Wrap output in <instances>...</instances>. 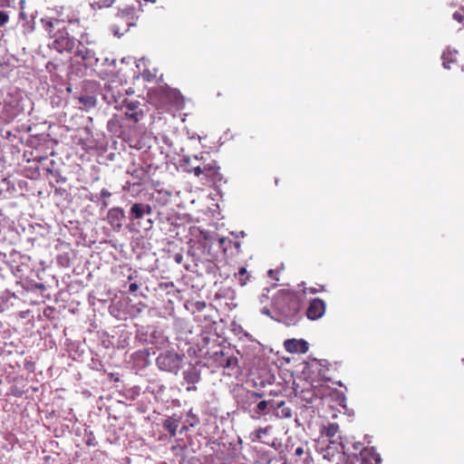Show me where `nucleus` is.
<instances>
[{
	"mask_svg": "<svg viewBox=\"0 0 464 464\" xmlns=\"http://www.w3.org/2000/svg\"><path fill=\"white\" fill-rule=\"evenodd\" d=\"M69 14L65 16L61 14L59 18L40 19L43 27L49 33L53 34L54 38L53 46L58 52H71L76 43V34L81 31L80 20L74 16L72 12L69 10Z\"/></svg>",
	"mask_w": 464,
	"mask_h": 464,
	"instance_id": "nucleus-1",
	"label": "nucleus"
},
{
	"mask_svg": "<svg viewBox=\"0 0 464 464\" xmlns=\"http://www.w3.org/2000/svg\"><path fill=\"white\" fill-rule=\"evenodd\" d=\"M306 290L299 292H285L276 301V308L288 324H295L301 319V310Z\"/></svg>",
	"mask_w": 464,
	"mask_h": 464,
	"instance_id": "nucleus-2",
	"label": "nucleus"
},
{
	"mask_svg": "<svg viewBox=\"0 0 464 464\" xmlns=\"http://www.w3.org/2000/svg\"><path fill=\"white\" fill-rule=\"evenodd\" d=\"M138 19L135 7L128 6L121 9L111 21V31L114 35H123L131 26L136 25Z\"/></svg>",
	"mask_w": 464,
	"mask_h": 464,
	"instance_id": "nucleus-3",
	"label": "nucleus"
},
{
	"mask_svg": "<svg viewBox=\"0 0 464 464\" xmlns=\"http://www.w3.org/2000/svg\"><path fill=\"white\" fill-rule=\"evenodd\" d=\"M184 162L188 166L186 170L189 173H193L197 177L203 175L207 180L212 182L221 179V174L219 172L220 168L216 160H210L208 163H204L202 166L192 164L189 159L184 160Z\"/></svg>",
	"mask_w": 464,
	"mask_h": 464,
	"instance_id": "nucleus-4",
	"label": "nucleus"
},
{
	"mask_svg": "<svg viewBox=\"0 0 464 464\" xmlns=\"http://www.w3.org/2000/svg\"><path fill=\"white\" fill-rule=\"evenodd\" d=\"M153 93L178 111L184 110L187 102H191V101L187 100L178 89L170 88L167 84L160 85Z\"/></svg>",
	"mask_w": 464,
	"mask_h": 464,
	"instance_id": "nucleus-5",
	"label": "nucleus"
},
{
	"mask_svg": "<svg viewBox=\"0 0 464 464\" xmlns=\"http://www.w3.org/2000/svg\"><path fill=\"white\" fill-rule=\"evenodd\" d=\"M157 365L160 370L178 372L181 368L182 357L173 352L160 353L156 359Z\"/></svg>",
	"mask_w": 464,
	"mask_h": 464,
	"instance_id": "nucleus-6",
	"label": "nucleus"
},
{
	"mask_svg": "<svg viewBox=\"0 0 464 464\" xmlns=\"http://www.w3.org/2000/svg\"><path fill=\"white\" fill-rule=\"evenodd\" d=\"M325 311L326 304L323 299L312 298L305 310V316L311 321H316L324 315Z\"/></svg>",
	"mask_w": 464,
	"mask_h": 464,
	"instance_id": "nucleus-7",
	"label": "nucleus"
},
{
	"mask_svg": "<svg viewBox=\"0 0 464 464\" xmlns=\"http://www.w3.org/2000/svg\"><path fill=\"white\" fill-rule=\"evenodd\" d=\"M361 464H380L381 456L373 447L363 448L359 454Z\"/></svg>",
	"mask_w": 464,
	"mask_h": 464,
	"instance_id": "nucleus-8",
	"label": "nucleus"
},
{
	"mask_svg": "<svg viewBox=\"0 0 464 464\" xmlns=\"http://www.w3.org/2000/svg\"><path fill=\"white\" fill-rule=\"evenodd\" d=\"M285 349L291 353H305L308 351V343L304 340L288 339L284 343Z\"/></svg>",
	"mask_w": 464,
	"mask_h": 464,
	"instance_id": "nucleus-9",
	"label": "nucleus"
},
{
	"mask_svg": "<svg viewBox=\"0 0 464 464\" xmlns=\"http://www.w3.org/2000/svg\"><path fill=\"white\" fill-rule=\"evenodd\" d=\"M152 213V208L148 204L142 203H135L130 209V219H141L144 215H150Z\"/></svg>",
	"mask_w": 464,
	"mask_h": 464,
	"instance_id": "nucleus-10",
	"label": "nucleus"
},
{
	"mask_svg": "<svg viewBox=\"0 0 464 464\" xmlns=\"http://www.w3.org/2000/svg\"><path fill=\"white\" fill-rule=\"evenodd\" d=\"M75 56L81 58L85 65H92L94 61H97L94 52L81 44L77 47Z\"/></svg>",
	"mask_w": 464,
	"mask_h": 464,
	"instance_id": "nucleus-11",
	"label": "nucleus"
},
{
	"mask_svg": "<svg viewBox=\"0 0 464 464\" xmlns=\"http://www.w3.org/2000/svg\"><path fill=\"white\" fill-rule=\"evenodd\" d=\"M179 425V421L175 418H168L163 422V428L169 433L170 437L176 436Z\"/></svg>",
	"mask_w": 464,
	"mask_h": 464,
	"instance_id": "nucleus-12",
	"label": "nucleus"
},
{
	"mask_svg": "<svg viewBox=\"0 0 464 464\" xmlns=\"http://www.w3.org/2000/svg\"><path fill=\"white\" fill-rule=\"evenodd\" d=\"M184 379L188 383L195 384L200 381V373L195 368H191L184 372Z\"/></svg>",
	"mask_w": 464,
	"mask_h": 464,
	"instance_id": "nucleus-13",
	"label": "nucleus"
},
{
	"mask_svg": "<svg viewBox=\"0 0 464 464\" xmlns=\"http://www.w3.org/2000/svg\"><path fill=\"white\" fill-rule=\"evenodd\" d=\"M125 217L124 211L121 208H113L109 210L108 218L111 223L121 221Z\"/></svg>",
	"mask_w": 464,
	"mask_h": 464,
	"instance_id": "nucleus-14",
	"label": "nucleus"
},
{
	"mask_svg": "<svg viewBox=\"0 0 464 464\" xmlns=\"http://www.w3.org/2000/svg\"><path fill=\"white\" fill-rule=\"evenodd\" d=\"M276 416L280 418L288 419L292 417V411L290 408L285 407V401H280L276 408Z\"/></svg>",
	"mask_w": 464,
	"mask_h": 464,
	"instance_id": "nucleus-15",
	"label": "nucleus"
},
{
	"mask_svg": "<svg viewBox=\"0 0 464 464\" xmlns=\"http://www.w3.org/2000/svg\"><path fill=\"white\" fill-rule=\"evenodd\" d=\"M218 246L223 250L224 253H226L228 249V247L231 246V245H234L237 248H239L240 243L239 242H234L231 239H227L225 237H221L218 239Z\"/></svg>",
	"mask_w": 464,
	"mask_h": 464,
	"instance_id": "nucleus-16",
	"label": "nucleus"
},
{
	"mask_svg": "<svg viewBox=\"0 0 464 464\" xmlns=\"http://www.w3.org/2000/svg\"><path fill=\"white\" fill-rule=\"evenodd\" d=\"M80 103L82 105L81 108L89 110L96 104V99L93 96L87 95L80 98Z\"/></svg>",
	"mask_w": 464,
	"mask_h": 464,
	"instance_id": "nucleus-17",
	"label": "nucleus"
},
{
	"mask_svg": "<svg viewBox=\"0 0 464 464\" xmlns=\"http://www.w3.org/2000/svg\"><path fill=\"white\" fill-rule=\"evenodd\" d=\"M115 0H90L91 5L93 9H102L110 7Z\"/></svg>",
	"mask_w": 464,
	"mask_h": 464,
	"instance_id": "nucleus-18",
	"label": "nucleus"
},
{
	"mask_svg": "<svg viewBox=\"0 0 464 464\" xmlns=\"http://www.w3.org/2000/svg\"><path fill=\"white\" fill-rule=\"evenodd\" d=\"M339 432V425L337 423H329L324 430V434L332 439Z\"/></svg>",
	"mask_w": 464,
	"mask_h": 464,
	"instance_id": "nucleus-19",
	"label": "nucleus"
},
{
	"mask_svg": "<svg viewBox=\"0 0 464 464\" xmlns=\"http://www.w3.org/2000/svg\"><path fill=\"white\" fill-rule=\"evenodd\" d=\"M236 276L238 278V281L240 282L241 285H245L246 284L247 279V271L245 267H241L238 270V273L236 275Z\"/></svg>",
	"mask_w": 464,
	"mask_h": 464,
	"instance_id": "nucleus-20",
	"label": "nucleus"
},
{
	"mask_svg": "<svg viewBox=\"0 0 464 464\" xmlns=\"http://www.w3.org/2000/svg\"><path fill=\"white\" fill-rule=\"evenodd\" d=\"M142 77L145 81L150 82L157 77V69H153L150 71V69H146L142 72Z\"/></svg>",
	"mask_w": 464,
	"mask_h": 464,
	"instance_id": "nucleus-21",
	"label": "nucleus"
},
{
	"mask_svg": "<svg viewBox=\"0 0 464 464\" xmlns=\"http://www.w3.org/2000/svg\"><path fill=\"white\" fill-rule=\"evenodd\" d=\"M164 124L168 127V129H166L167 132H169L172 134H176L178 132L179 126H175L172 122H169L167 118H165Z\"/></svg>",
	"mask_w": 464,
	"mask_h": 464,
	"instance_id": "nucleus-22",
	"label": "nucleus"
},
{
	"mask_svg": "<svg viewBox=\"0 0 464 464\" xmlns=\"http://www.w3.org/2000/svg\"><path fill=\"white\" fill-rule=\"evenodd\" d=\"M19 5H21V11H20V14H19V17L24 21V25H25L27 24V21H26V14L24 12V5H25V0H19Z\"/></svg>",
	"mask_w": 464,
	"mask_h": 464,
	"instance_id": "nucleus-23",
	"label": "nucleus"
},
{
	"mask_svg": "<svg viewBox=\"0 0 464 464\" xmlns=\"http://www.w3.org/2000/svg\"><path fill=\"white\" fill-rule=\"evenodd\" d=\"M268 431H269V427L257 429L256 430V439L258 440H262L263 436L267 434Z\"/></svg>",
	"mask_w": 464,
	"mask_h": 464,
	"instance_id": "nucleus-24",
	"label": "nucleus"
},
{
	"mask_svg": "<svg viewBox=\"0 0 464 464\" xmlns=\"http://www.w3.org/2000/svg\"><path fill=\"white\" fill-rule=\"evenodd\" d=\"M303 290H306V293H309V294H317L320 292H324L325 287H324V285H319V287H309V288H304Z\"/></svg>",
	"mask_w": 464,
	"mask_h": 464,
	"instance_id": "nucleus-25",
	"label": "nucleus"
},
{
	"mask_svg": "<svg viewBox=\"0 0 464 464\" xmlns=\"http://www.w3.org/2000/svg\"><path fill=\"white\" fill-rule=\"evenodd\" d=\"M7 22L8 14L4 11H0V27L4 26Z\"/></svg>",
	"mask_w": 464,
	"mask_h": 464,
	"instance_id": "nucleus-26",
	"label": "nucleus"
},
{
	"mask_svg": "<svg viewBox=\"0 0 464 464\" xmlns=\"http://www.w3.org/2000/svg\"><path fill=\"white\" fill-rule=\"evenodd\" d=\"M256 408H257V411L260 413V412H263L265 410H266L267 408V401H261L257 403L256 405Z\"/></svg>",
	"mask_w": 464,
	"mask_h": 464,
	"instance_id": "nucleus-27",
	"label": "nucleus"
},
{
	"mask_svg": "<svg viewBox=\"0 0 464 464\" xmlns=\"http://www.w3.org/2000/svg\"><path fill=\"white\" fill-rule=\"evenodd\" d=\"M237 363V359L236 357H229L227 359L225 367L236 366Z\"/></svg>",
	"mask_w": 464,
	"mask_h": 464,
	"instance_id": "nucleus-28",
	"label": "nucleus"
},
{
	"mask_svg": "<svg viewBox=\"0 0 464 464\" xmlns=\"http://www.w3.org/2000/svg\"><path fill=\"white\" fill-rule=\"evenodd\" d=\"M111 196V193L108 189H106V188L102 189L101 197L102 198H110Z\"/></svg>",
	"mask_w": 464,
	"mask_h": 464,
	"instance_id": "nucleus-29",
	"label": "nucleus"
},
{
	"mask_svg": "<svg viewBox=\"0 0 464 464\" xmlns=\"http://www.w3.org/2000/svg\"><path fill=\"white\" fill-rule=\"evenodd\" d=\"M138 289H139V285H138V284H137V283H131V284L130 285L129 290H130V293H134V292H136Z\"/></svg>",
	"mask_w": 464,
	"mask_h": 464,
	"instance_id": "nucleus-30",
	"label": "nucleus"
},
{
	"mask_svg": "<svg viewBox=\"0 0 464 464\" xmlns=\"http://www.w3.org/2000/svg\"><path fill=\"white\" fill-rule=\"evenodd\" d=\"M304 453V449L302 447H298L295 449V455L301 456Z\"/></svg>",
	"mask_w": 464,
	"mask_h": 464,
	"instance_id": "nucleus-31",
	"label": "nucleus"
},
{
	"mask_svg": "<svg viewBox=\"0 0 464 464\" xmlns=\"http://www.w3.org/2000/svg\"><path fill=\"white\" fill-rule=\"evenodd\" d=\"M198 422H199V420H198L196 416H194V421H192V422L190 423V426H191V427H194V426L198 425Z\"/></svg>",
	"mask_w": 464,
	"mask_h": 464,
	"instance_id": "nucleus-32",
	"label": "nucleus"
},
{
	"mask_svg": "<svg viewBox=\"0 0 464 464\" xmlns=\"http://www.w3.org/2000/svg\"><path fill=\"white\" fill-rule=\"evenodd\" d=\"M250 397L256 399V398H260L261 394H259V393H257L256 392H251Z\"/></svg>",
	"mask_w": 464,
	"mask_h": 464,
	"instance_id": "nucleus-33",
	"label": "nucleus"
},
{
	"mask_svg": "<svg viewBox=\"0 0 464 464\" xmlns=\"http://www.w3.org/2000/svg\"><path fill=\"white\" fill-rule=\"evenodd\" d=\"M175 260H176V262H178V263H181V261H182V256H181V255H179V254H178V255H176V256H175Z\"/></svg>",
	"mask_w": 464,
	"mask_h": 464,
	"instance_id": "nucleus-34",
	"label": "nucleus"
},
{
	"mask_svg": "<svg viewBox=\"0 0 464 464\" xmlns=\"http://www.w3.org/2000/svg\"><path fill=\"white\" fill-rule=\"evenodd\" d=\"M28 313H29V311H28V310H26V311H22V312L20 313V316H21L22 318H25V317H26V314H27Z\"/></svg>",
	"mask_w": 464,
	"mask_h": 464,
	"instance_id": "nucleus-35",
	"label": "nucleus"
},
{
	"mask_svg": "<svg viewBox=\"0 0 464 464\" xmlns=\"http://www.w3.org/2000/svg\"><path fill=\"white\" fill-rule=\"evenodd\" d=\"M19 295H24V291L23 292H19L18 290L16 291V293L14 294V298H18L19 297Z\"/></svg>",
	"mask_w": 464,
	"mask_h": 464,
	"instance_id": "nucleus-36",
	"label": "nucleus"
},
{
	"mask_svg": "<svg viewBox=\"0 0 464 464\" xmlns=\"http://www.w3.org/2000/svg\"><path fill=\"white\" fill-rule=\"evenodd\" d=\"M196 390H197V387H196V386H188V387L187 388V391H188V392L196 391Z\"/></svg>",
	"mask_w": 464,
	"mask_h": 464,
	"instance_id": "nucleus-37",
	"label": "nucleus"
},
{
	"mask_svg": "<svg viewBox=\"0 0 464 464\" xmlns=\"http://www.w3.org/2000/svg\"><path fill=\"white\" fill-rule=\"evenodd\" d=\"M138 113L137 112H132V113H128L126 112L124 116H130V117H133V116H137Z\"/></svg>",
	"mask_w": 464,
	"mask_h": 464,
	"instance_id": "nucleus-38",
	"label": "nucleus"
},
{
	"mask_svg": "<svg viewBox=\"0 0 464 464\" xmlns=\"http://www.w3.org/2000/svg\"><path fill=\"white\" fill-rule=\"evenodd\" d=\"M443 65H444V67H445V68H447V69H450V66L449 64H447V63H446V62H443Z\"/></svg>",
	"mask_w": 464,
	"mask_h": 464,
	"instance_id": "nucleus-39",
	"label": "nucleus"
},
{
	"mask_svg": "<svg viewBox=\"0 0 464 464\" xmlns=\"http://www.w3.org/2000/svg\"><path fill=\"white\" fill-rule=\"evenodd\" d=\"M133 279H134V277H133V276H132V275H130V276H128V280L131 281V280H133Z\"/></svg>",
	"mask_w": 464,
	"mask_h": 464,
	"instance_id": "nucleus-40",
	"label": "nucleus"
},
{
	"mask_svg": "<svg viewBox=\"0 0 464 464\" xmlns=\"http://www.w3.org/2000/svg\"><path fill=\"white\" fill-rule=\"evenodd\" d=\"M184 121H185V118H181L180 123L182 124V123H184Z\"/></svg>",
	"mask_w": 464,
	"mask_h": 464,
	"instance_id": "nucleus-41",
	"label": "nucleus"
},
{
	"mask_svg": "<svg viewBox=\"0 0 464 464\" xmlns=\"http://www.w3.org/2000/svg\"><path fill=\"white\" fill-rule=\"evenodd\" d=\"M102 205H103L104 207H107V205H108V204H107V202L104 200V201H103V203H102Z\"/></svg>",
	"mask_w": 464,
	"mask_h": 464,
	"instance_id": "nucleus-42",
	"label": "nucleus"
},
{
	"mask_svg": "<svg viewBox=\"0 0 464 464\" xmlns=\"http://www.w3.org/2000/svg\"><path fill=\"white\" fill-rule=\"evenodd\" d=\"M34 160H41V158L34 157Z\"/></svg>",
	"mask_w": 464,
	"mask_h": 464,
	"instance_id": "nucleus-43",
	"label": "nucleus"
},
{
	"mask_svg": "<svg viewBox=\"0 0 464 464\" xmlns=\"http://www.w3.org/2000/svg\"><path fill=\"white\" fill-rule=\"evenodd\" d=\"M133 119H134L135 122H137V121H138V120H139V118H138V117H135V118H133Z\"/></svg>",
	"mask_w": 464,
	"mask_h": 464,
	"instance_id": "nucleus-44",
	"label": "nucleus"
}]
</instances>
